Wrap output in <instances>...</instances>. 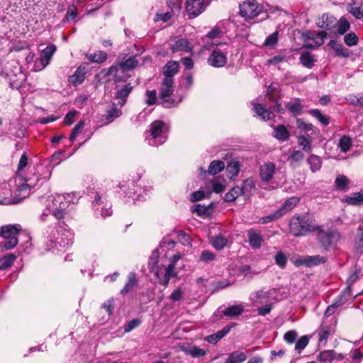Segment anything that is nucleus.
Returning a JSON list of instances; mask_svg holds the SVG:
<instances>
[{"mask_svg": "<svg viewBox=\"0 0 363 363\" xmlns=\"http://www.w3.org/2000/svg\"><path fill=\"white\" fill-rule=\"evenodd\" d=\"M70 203H74V200L69 194L52 195L48 201L47 211L48 212L46 214L52 213L57 219H62L64 218L65 209Z\"/></svg>", "mask_w": 363, "mask_h": 363, "instance_id": "nucleus-1", "label": "nucleus"}, {"mask_svg": "<svg viewBox=\"0 0 363 363\" xmlns=\"http://www.w3.org/2000/svg\"><path fill=\"white\" fill-rule=\"evenodd\" d=\"M289 226L291 233L295 236L305 235L315 230V224L308 215L293 216Z\"/></svg>", "mask_w": 363, "mask_h": 363, "instance_id": "nucleus-2", "label": "nucleus"}, {"mask_svg": "<svg viewBox=\"0 0 363 363\" xmlns=\"http://www.w3.org/2000/svg\"><path fill=\"white\" fill-rule=\"evenodd\" d=\"M125 72L115 62L108 70H101L95 76V79L99 82L104 83L110 81L111 79V77H112L116 85L120 84L130 77V75L125 74Z\"/></svg>", "mask_w": 363, "mask_h": 363, "instance_id": "nucleus-3", "label": "nucleus"}, {"mask_svg": "<svg viewBox=\"0 0 363 363\" xmlns=\"http://www.w3.org/2000/svg\"><path fill=\"white\" fill-rule=\"evenodd\" d=\"M22 228L19 224L6 225L1 228L0 235L8 240L4 242L3 248L6 250L14 248L18 242L17 235L21 232Z\"/></svg>", "mask_w": 363, "mask_h": 363, "instance_id": "nucleus-4", "label": "nucleus"}, {"mask_svg": "<svg viewBox=\"0 0 363 363\" xmlns=\"http://www.w3.org/2000/svg\"><path fill=\"white\" fill-rule=\"evenodd\" d=\"M111 207V203L104 194L96 193L94 200L92 201V211H94V216H100L104 218L111 216L113 213Z\"/></svg>", "mask_w": 363, "mask_h": 363, "instance_id": "nucleus-5", "label": "nucleus"}, {"mask_svg": "<svg viewBox=\"0 0 363 363\" xmlns=\"http://www.w3.org/2000/svg\"><path fill=\"white\" fill-rule=\"evenodd\" d=\"M164 123L162 121H153L150 125V136L146 140L150 145L159 146L166 140L164 133Z\"/></svg>", "mask_w": 363, "mask_h": 363, "instance_id": "nucleus-6", "label": "nucleus"}, {"mask_svg": "<svg viewBox=\"0 0 363 363\" xmlns=\"http://www.w3.org/2000/svg\"><path fill=\"white\" fill-rule=\"evenodd\" d=\"M173 84V78L164 77L163 79L160 89V98L161 100V104L164 108H172L178 104V102H177L174 99L170 98V95L174 91Z\"/></svg>", "mask_w": 363, "mask_h": 363, "instance_id": "nucleus-7", "label": "nucleus"}, {"mask_svg": "<svg viewBox=\"0 0 363 363\" xmlns=\"http://www.w3.org/2000/svg\"><path fill=\"white\" fill-rule=\"evenodd\" d=\"M340 239L341 235L335 228L320 229L318 230V240L320 245L326 250L329 249L333 244L339 242Z\"/></svg>", "mask_w": 363, "mask_h": 363, "instance_id": "nucleus-8", "label": "nucleus"}, {"mask_svg": "<svg viewBox=\"0 0 363 363\" xmlns=\"http://www.w3.org/2000/svg\"><path fill=\"white\" fill-rule=\"evenodd\" d=\"M263 11L262 6L255 0H247L240 5V16L245 19H252Z\"/></svg>", "mask_w": 363, "mask_h": 363, "instance_id": "nucleus-9", "label": "nucleus"}, {"mask_svg": "<svg viewBox=\"0 0 363 363\" xmlns=\"http://www.w3.org/2000/svg\"><path fill=\"white\" fill-rule=\"evenodd\" d=\"M277 293V289L274 288L268 290L262 289L252 294L250 298L254 306L268 303L276 298Z\"/></svg>", "mask_w": 363, "mask_h": 363, "instance_id": "nucleus-10", "label": "nucleus"}, {"mask_svg": "<svg viewBox=\"0 0 363 363\" xmlns=\"http://www.w3.org/2000/svg\"><path fill=\"white\" fill-rule=\"evenodd\" d=\"M326 33L323 30L315 33L309 31L306 34L304 47L311 49H315L324 43Z\"/></svg>", "mask_w": 363, "mask_h": 363, "instance_id": "nucleus-11", "label": "nucleus"}, {"mask_svg": "<svg viewBox=\"0 0 363 363\" xmlns=\"http://www.w3.org/2000/svg\"><path fill=\"white\" fill-rule=\"evenodd\" d=\"M133 86L130 83L116 84L115 87V99L118 100V104L123 106L127 98L133 89Z\"/></svg>", "mask_w": 363, "mask_h": 363, "instance_id": "nucleus-12", "label": "nucleus"}, {"mask_svg": "<svg viewBox=\"0 0 363 363\" xmlns=\"http://www.w3.org/2000/svg\"><path fill=\"white\" fill-rule=\"evenodd\" d=\"M56 50V47L54 45L46 47L41 53L38 60L35 62V71H40L44 69L49 63L52 58V55Z\"/></svg>", "mask_w": 363, "mask_h": 363, "instance_id": "nucleus-13", "label": "nucleus"}, {"mask_svg": "<svg viewBox=\"0 0 363 363\" xmlns=\"http://www.w3.org/2000/svg\"><path fill=\"white\" fill-rule=\"evenodd\" d=\"M155 276L159 279V283L164 286H167L170 279L176 277L177 276V273L176 272V268L174 264L170 263L165 269H164V274L162 275V269H157L155 273Z\"/></svg>", "mask_w": 363, "mask_h": 363, "instance_id": "nucleus-14", "label": "nucleus"}, {"mask_svg": "<svg viewBox=\"0 0 363 363\" xmlns=\"http://www.w3.org/2000/svg\"><path fill=\"white\" fill-rule=\"evenodd\" d=\"M185 6L190 18L198 16L206 8L204 0H186Z\"/></svg>", "mask_w": 363, "mask_h": 363, "instance_id": "nucleus-15", "label": "nucleus"}, {"mask_svg": "<svg viewBox=\"0 0 363 363\" xmlns=\"http://www.w3.org/2000/svg\"><path fill=\"white\" fill-rule=\"evenodd\" d=\"M39 180V176H35L34 178L26 179L24 183L19 184L18 191L21 199H25L30 195L31 189L35 188Z\"/></svg>", "mask_w": 363, "mask_h": 363, "instance_id": "nucleus-16", "label": "nucleus"}, {"mask_svg": "<svg viewBox=\"0 0 363 363\" xmlns=\"http://www.w3.org/2000/svg\"><path fill=\"white\" fill-rule=\"evenodd\" d=\"M276 164L272 162H267L259 167V177L262 182H268L272 180L276 172Z\"/></svg>", "mask_w": 363, "mask_h": 363, "instance_id": "nucleus-17", "label": "nucleus"}, {"mask_svg": "<svg viewBox=\"0 0 363 363\" xmlns=\"http://www.w3.org/2000/svg\"><path fill=\"white\" fill-rule=\"evenodd\" d=\"M89 69L88 63H82L77 68L74 74L71 75L68 78V82L74 86L82 83L84 79L85 74Z\"/></svg>", "mask_w": 363, "mask_h": 363, "instance_id": "nucleus-18", "label": "nucleus"}, {"mask_svg": "<svg viewBox=\"0 0 363 363\" xmlns=\"http://www.w3.org/2000/svg\"><path fill=\"white\" fill-rule=\"evenodd\" d=\"M19 200L13 198L9 186L6 184H2L0 186V204L10 205L16 203Z\"/></svg>", "mask_w": 363, "mask_h": 363, "instance_id": "nucleus-19", "label": "nucleus"}, {"mask_svg": "<svg viewBox=\"0 0 363 363\" xmlns=\"http://www.w3.org/2000/svg\"><path fill=\"white\" fill-rule=\"evenodd\" d=\"M226 62V55L219 50H213L208 58V63L213 67H222Z\"/></svg>", "mask_w": 363, "mask_h": 363, "instance_id": "nucleus-20", "label": "nucleus"}, {"mask_svg": "<svg viewBox=\"0 0 363 363\" xmlns=\"http://www.w3.org/2000/svg\"><path fill=\"white\" fill-rule=\"evenodd\" d=\"M316 24L319 28L331 30L337 26V21L333 16L323 14L321 17L318 18Z\"/></svg>", "mask_w": 363, "mask_h": 363, "instance_id": "nucleus-21", "label": "nucleus"}, {"mask_svg": "<svg viewBox=\"0 0 363 363\" xmlns=\"http://www.w3.org/2000/svg\"><path fill=\"white\" fill-rule=\"evenodd\" d=\"M250 104L253 107L254 111L262 121H267L272 118L273 113L262 104L257 101H252Z\"/></svg>", "mask_w": 363, "mask_h": 363, "instance_id": "nucleus-22", "label": "nucleus"}, {"mask_svg": "<svg viewBox=\"0 0 363 363\" xmlns=\"http://www.w3.org/2000/svg\"><path fill=\"white\" fill-rule=\"evenodd\" d=\"M122 114L121 109L118 108L115 104H112L102 116L101 121L104 125H107L113 121L116 118Z\"/></svg>", "mask_w": 363, "mask_h": 363, "instance_id": "nucleus-23", "label": "nucleus"}, {"mask_svg": "<svg viewBox=\"0 0 363 363\" xmlns=\"http://www.w3.org/2000/svg\"><path fill=\"white\" fill-rule=\"evenodd\" d=\"M247 238L250 246L254 249H258L261 247L263 241L262 236L253 229L247 231Z\"/></svg>", "mask_w": 363, "mask_h": 363, "instance_id": "nucleus-24", "label": "nucleus"}, {"mask_svg": "<svg viewBox=\"0 0 363 363\" xmlns=\"http://www.w3.org/2000/svg\"><path fill=\"white\" fill-rule=\"evenodd\" d=\"M326 258L320 255L306 256L299 260L300 264L307 267H313L319 264L325 263Z\"/></svg>", "mask_w": 363, "mask_h": 363, "instance_id": "nucleus-25", "label": "nucleus"}, {"mask_svg": "<svg viewBox=\"0 0 363 363\" xmlns=\"http://www.w3.org/2000/svg\"><path fill=\"white\" fill-rule=\"evenodd\" d=\"M300 201V199L297 196H292L284 201V203L277 210L281 216L289 211L292 210Z\"/></svg>", "mask_w": 363, "mask_h": 363, "instance_id": "nucleus-26", "label": "nucleus"}, {"mask_svg": "<svg viewBox=\"0 0 363 363\" xmlns=\"http://www.w3.org/2000/svg\"><path fill=\"white\" fill-rule=\"evenodd\" d=\"M272 135L277 140L284 142L289 138L290 133L284 125H279L274 128Z\"/></svg>", "mask_w": 363, "mask_h": 363, "instance_id": "nucleus-27", "label": "nucleus"}, {"mask_svg": "<svg viewBox=\"0 0 363 363\" xmlns=\"http://www.w3.org/2000/svg\"><path fill=\"white\" fill-rule=\"evenodd\" d=\"M116 63L125 72L133 70L138 67L139 62L135 56L128 57L125 61H117Z\"/></svg>", "mask_w": 363, "mask_h": 363, "instance_id": "nucleus-28", "label": "nucleus"}, {"mask_svg": "<svg viewBox=\"0 0 363 363\" xmlns=\"http://www.w3.org/2000/svg\"><path fill=\"white\" fill-rule=\"evenodd\" d=\"M241 164L237 160H232L226 166L227 175L230 179L236 177L240 171Z\"/></svg>", "mask_w": 363, "mask_h": 363, "instance_id": "nucleus-29", "label": "nucleus"}, {"mask_svg": "<svg viewBox=\"0 0 363 363\" xmlns=\"http://www.w3.org/2000/svg\"><path fill=\"white\" fill-rule=\"evenodd\" d=\"M244 312V307L242 305H233L224 309L222 313L225 316L235 318Z\"/></svg>", "mask_w": 363, "mask_h": 363, "instance_id": "nucleus-30", "label": "nucleus"}, {"mask_svg": "<svg viewBox=\"0 0 363 363\" xmlns=\"http://www.w3.org/2000/svg\"><path fill=\"white\" fill-rule=\"evenodd\" d=\"M179 71V64L174 61L168 62L163 67L164 77L173 78V76Z\"/></svg>", "mask_w": 363, "mask_h": 363, "instance_id": "nucleus-31", "label": "nucleus"}, {"mask_svg": "<svg viewBox=\"0 0 363 363\" xmlns=\"http://www.w3.org/2000/svg\"><path fill=\"white\" fill-rule=\"evenodd\" d=\"M335 51V55L339 57H348L350 52L342 45L337 43L335 40H331L328 44Z\"/></svg>", "mask_w": 363, "mask_h": 363, "instance_id": "nucleus-32", "label": "nucleus"}, {"mask_svg": "<svg viewBox=\"0 0 363 363\" xmlns=\"http://www.w3.org/2000/svg\"><path fill=\"white\" fill-rule=\"evenodd\" d=\"M136 274L134 272H130L128 276V281L125 286L121 289V294L123 296L127 294L137 285Z\"/></svg>", "mask_w": 363, "mask_h": 363, "instance_id": "nucleus-33", "label": "nucleus"}, {"mask_svg": "<svg viewBox=\"0 0 363 363\" xmlns=\"http://www.w3.org/2000/svg\"><path fill=\"white\" fill-rule=\"evenodd\" d=\"M360 273V269H356L354 272H353L350 277L347 279V286L342 292V297H347L351 296V286L352 284L355 282L358 277L359 274Z\"/></svg>", "mask_w": 363, "mask_h": 363, "instance_id": "nucleus-34", "label": "nucleus"}, {"mask_svg": "<svg viewBox=\"0 0 363 363\" xmlns=\"http://www.w3.org/2000/svg\"><path fill=\"white\" fill-rule=\"evenodd\" d=\"M240 188L242 190V195L248 196L255 189V182L252 178H247L243 182L242 186H240Z\"/></svg>", "mask_w": 363, "mask_h": 363, "instance_id": "nucleus-35", "label": "nucleus"}, {"mask_svg": "<svg viewBox=\"0 0 363 363\" xmlns=\"http://www.w3.org/2000/svg\"><path fill=\"white\" fill-rule=\"evenodd\" d=\"M230 328H223L215 334L208 335L206 340L211 344H216L230 332Z\"/></svg>", "mask_w": 363, "mask_h": 363, "instance_id": "nucleus-36", "label": "nucleus"}, {"mask_svg": "<svg viewBox=\"0 0 363 363\" xmlns=\"http://www.w3.org/2000/svg\"><path fill=\"white\" fill-rule=\"evenodd\" d=\"M247 359L246 354L240 351H235L231 352L225 363H241L245 361Z\"/></svg>", "mask_w": 363, "mask_h": 363, "instance_id": "nucleus-37", "label": "nucleus"}, {"mask_svg": "<svg viewBox=\"0 0 363 363\" xmlns=\"http://www.w3.org/2000/svg\"><path fill=\"white\" fill-rule=\"evenodd\" d=\"M74 234L68 230H64L61 235L60 245L64 248L70 246L73 242Z\"/></svg>", "mask_w": 363, "mask_h": 363, "instance_id": "nucleus-38", "label": "nucleus"}, {"mask_svg": "<svg viewBox=\"0 0 363 363\" xmlns=\"http://www.w3.org/2000/svg\"><path fill=\"white\" fill-rule=\"evenodd\" d=\"M16 256L13 253H9L0 258V270L9 269L16 260Z\"/></svg>", "mask_w": 363, "mask_h": 363, "instance_id": "nucleus-39", "label": "nucleus"}, {"mask_svg": "<svg viewBox=\"0 0 363 363\" xmlns=\"http://www.w3.org/2000/svg\"><path fill=\"white\" fill-rule=\"evenodd\" d=\"M308 113L315 118L323 125H328L330 123V118L329 116L324 115L318 109H311Z\"/></svg>", "mask_w": 363, "mask_h": 363, "instance_id": "nucleus-40", "label": "nucleus"}, {"mask_svg": "<svg viewBox=\"0 0 363 363\" xmlns=\"http://www.w3.org/2000/svg\"><path fill=\"white\" fill-rule=\"evenodd\" d=\"M224 168L225 164L223 161L213 160L211 162L207 172L211 175H215L221 172Z\"/></svg>", "mask_w": 363, "mask_h": 363, "instance_id": "nucleus-41", "label": "nucleus"}, {"mask_svg": "<svg viewBox=\"0 0 363 363\" xmlns=\"http://www.w3.org/2000/svg\"><path fill=\"white\" fill-rule=\"evenodd\" d=\"M191 49L189 41L186 39L182 38L177 40L174 45H172V51L177 52L180 50L190 51Z\"/></svg>", "mask_w": 363, "mask_h": 363, "instance_id": "nucleus-42", "label": "nucleus"}, {"mask_svg": "<svg viewBox=\"0 0 363 363\" xmlns=\"http://www.w3.org/2000/svg\"><path fill=\"white\" fill-rule=\"evenodd\" d=\"M347 203L354 206H358L363 203V191L354 193L345 199Z\"/></svg>", "mask_w": 363, "mask_h": 363, "instance_id": "nucleus-43", "label": "nucleus"}, {"mask_svg": "<svg viewBox=\"0 0 363 363\" xmlns=\"http://www.w3.org/2000/svg\"><path fill=\"white\" fill-rule=\"evenodd\" d=\"M308 163L310 165L311 170L313 172L318 171L322 166V162L320 157L315 155H311L307 160Z\"/></svg>", "mask_w": 363, "mask_h": 363, "instance_id": "nucleus-44", "label": "nucleus"}, {"mask_svg": "<svg viewBox=\"0 0 363 363\" xmlns=\"http://www.w3.org/2000/svg\"><path fill=\"white\" fill-rule=\"evenodd\" d=\"M297 140L298 145L302 147L303 150L306 152H311V140L310 137L299 135L297 137Z\"/></svg>", "mask_w": 363, "mask_h": 363, "instance_id": "nucleus-45", "label": "nucleus"}, {"mask_svg": "<svg viewBox=\"0 0 363 363\" xmlns=\"http://www.w3.org/2000/svg\"><path fill=\"white\" fill-rule=\"evenodd\" d=\"M352 138L347 135H343L340 138L337 147L343 152H347L352 147Z\"/></svg>", "mask_w": 363, "mask_h": 363, "instance_id": "nucleus-46", "label": "nucleus"}, {"mask_svg": "<svg viewBox=\"0 0 363 363\" xmlns=\"http://www.w3.org/2000/svg\"><path fill=\"white\" fill-rule=\"evenodd\" d=\"M242 195L240 186L232 188L224 197V200L228 202L234 201L239 196Z\"/></svg>", "mask_w": 363, "mask_h": 363, "instance_id": "nucleus-47", "label": "nucleus"}, {"mask_svg": "<svg viewBox=\"0 0 363 363\" xmlns=\"http://www.w3.org/2000/svg\"><path fill=\"white\" fill-rule=\"evenodd\" d=\"M335 357V353L334 350H324L319 354L318 360L323 363H330Z\"/></svg>", "mask_w": 363, "mask_h": 363, "instance_id": "nucleus-48", "label": "nucleus"}, {"mask_svg": "<svg viewBox=\"0 0 363 363\" xmlns=\"http://www.w3.org/2000/svg\"><path fill=\"white\" fill-rule=\"evenodd\" d=\"M300 60L306 67L311 68L314 65L313 56L308 52H303L300 57Z\"/></svg>", "mask_w": 363, "mask_h": 363, "instance_id": "nucleus-49", "label": "nucleus"}, {"mask_svg": "<svg viewBox=\"0 0 363 363\" xmlns=\"http://www.w3.org/2000/svg\"><path fill=\"white\" fill-rule=\"evenodd\" d=\"M184 351L186 354H189L192 357H203L206 354L205 350L196 346L189 347Z\"/></svg>", "mask_w": 363, "mask_h": 363, "instance_id": "nucleus-50", "label": "nucleus"}, {"mask_svg": "<svg viewBox=\"0 0 363 363\" xmlns=\"http://www.w3.org/2000/svg\"><path fill=\"white\" fill-rule=\"evenodd\" d=\"M191 211L199 216H206L210 214V208L209 206L196 204L192 207Z\"/></svg>", "mask_w": 363, "mask_h": 363, "instance_id": "nucleus-51", "label": "nucleus"}, {"mask_svg": "<svg viewBox=\"0 0 363 363\" xmlns=\"http://www.w3.org/2000/svg\"><path fill=\"white\" fill-rule=\"evenodd\" d=\"M228 243V239L222 235L216 236L212 240L213 246L217 250H221Z\"/></svg>", "mask_w": 363, "mask_h": 363, "instance_id": "nucleus-52", "label": "nucleus"}, {"mask_svg": "<svg viewBox=\"0 0 363 363\" xmlns=\"http://www.w3.org/2000/svg\"><path fill=\"white\" fill-rule=\"evenodd\" d=\"M308 342L309 337L308 335L301 336L295 344V350L300 354L306 348Z\"/></svg>", "mask_w": 363, "mask_h": 363, "instance_id": "nucleus-53", "label": "nucleus"}, {"mask_svg": "<svg viewBox=\"0 0 363 363\" xmlns=\"http://www.w3.org/2000/svg\"><path fill=\"white\" fill-rule=\"evenodd\" d=\"M344 42L347 46L352 47L357 45L359 38L354 33L351 32L344 36Z\"/></svg>", "mask_w": 363, "mask_h": 363, "instance_id": "nucleus-54", "label": "nucleus"}, {"mask_svg": "<svg viewBox=\"0 0 363 363\" xmlns=\"http://www.w3.org/2000/svg\"><path fill=\"white\" fill-rule=\"evenodd\" d=\"M337 33L340 35L345 33L350 28L349 22L344 17L340 18V21H337Z\"/></svg>", "mask_w": 363, "mask_h": 363, "instance_id": "nucleus-55", "label": "nucleus"}, {"mask_svg": "<svg viewBox=\"0 0 363 363\" xmlns=\"http://www.w3.org/2000/svg\"><path fill=\"white\" fill-rule=\"evenodd\" d=\"M145 97L146 104L148 106L155 104L157 99L156 90H147L145 92Z\"/></svg>", "mask_w": 363, "mask_h": 363, "instance_id": "nucleus-56", "label": "nucleus"}, {"mask_svg": "<svg viewBox=\"0 0 363 363\" xmlns=\"http://www.w3.org/2000/svg\"><path fill=\"white\" fill-rule=\"evenodd\" d=\"M84 127V122L79 121L72 129V133L69 136V140L71 142H74L76 139L77 136L82 133L83 128Z\"/></svg>", "mask_w": 363, "mask_h": 363, "instance_id": "nucleus-57", "label": "nucleus"}, {"mask_svg": "<svg viewBox=\"0 0 363 363\" xmlns=\"http://www.w3.org/2000/svg\"><path fill=\"white\" fill-rule=\"evenodd\" d=\"M348 185V179L345 176L337 177L335 179L336 188L340 191H345Z\"/></svg>", "mask_w": 363, "mask_h": 363, "instance_id": "nucleus-58", "label": "nucleus"}, {"mask_svg": "<svg viewBox=\"0 0 363 363\" xmlns=\"http://www.w3.org/2000/svg\"><path fill=\"white\" fill-rule=\"evenodd\" d=\"M287 108L294 114H300L302 111V106L298 101L289 102L286 104Z\"/></svg>", "mask_w": 363, "mask_h": 363, "instance_id": "nucleus-59", "label": "nucleus"}, {"mask_svg": "<svg viewBox=\"0 0 363 363\" xmlns=\"http://www.w3.org/2000/svg\"><path fill=\"white\" fill-rule=\"evenodd\" d=\"M296 126L298 128L305 131L309 132L313 130V125L311 123L306 122L302 118H297L296 121Z\"/></svg>", "mask_w": 363, "mask_h": 363, "instance_id": "nucleus-60", "label": "nucleus"}, {"mask_svg": "<svg viewBox=\"0 0 363 363\" xmlns=\"http://www.w3.org/2000/svg\"><path fill=\"white\" fill-rule=\"evenodd\" d=\"M107 59V54L104 51H96L92 54V62L102 63Z\"/></svg>", "mask_w": 363, "mask_h": 363, "instance_id": "nucleus-61", "label": "nucleus"}, {"mask_svg": "<svg viewBox=\"0 0 363 363\" xmlns=\"http://www.w3.org/2000/svg\"><path fill=\"white\" fill-rule=\"evenodd\" d=\"M278 39L279 32L275 31L266 38L264 45L266 46H274L277 43Z\"/></svg>", "mask_w": 363, "mask_h": 363, "instance_id": "nucleus-62", "label": "nucleus"}, {"mask_svg": "<svg viewBox=\"0 0 363 363\" xmlns=\"http://www.w3.org/2000/svg\"><path fill=\"white\" fill-rule=\"evenodd\" d=\"M298 337V334L296 330H291L286 332L284 335V341L288 344H292L295 342Z\"/></svg>", "mask_w": 363, "mask_h": 363, "instance_id": "nucleus-63", "label": "nucleus"}, {"mask_svg": "<svg viewBox=\"0 0 363 363\" xmlns=\"http://www.w3.org/2000/svg\"><path fill=\"white\" fill-rule=\"evenodd\" d=\"M275 262L277 265H279L281 268H284L287 259L285 255L282 252H279L275 255Z\"/></svg>", "mask_w": 363, "mask_h": 363, "instance_id": "nucleus-64", "label": "nucleus"}]
</instances>
